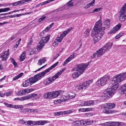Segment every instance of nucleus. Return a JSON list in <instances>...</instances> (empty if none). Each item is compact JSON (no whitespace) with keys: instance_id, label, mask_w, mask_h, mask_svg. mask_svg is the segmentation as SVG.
Wrapping results in <instances>:
<instances>
[{"instance_id":"1","label":"nucleus","mask_w":126,"mask_h":126,"mask_svg":"<svg viewBox=\"0 0 126 126\" xmlns=\"http://www.w3.org/2000/svg\"><path fill=\"white\" fill-rule=\"evenodd\" d=\"M126 78V72L118 74L114 76L112 78L111 83L113 84L116 83L117 84L113 85L111 88L104 90L102 93L101 96L107 98L111 97L119 87L118 83L123 81Z\"/></svg>"},{"instance_id":"2","label":"nucleus","mask_w":126,"mask_h":126,"mask_svg":"<svg viewBox=\"0 0 126 126\" xmlns=\"http://www.w3.org/2000/svg\"><path fill=\"white\" fill-rule=\"evenodd\" d=\"M102 21L100 20L96 22L92 31L91 36L93 37L94 42H97L101 38L104 33V30L103 29Z\"/></svg>"},{"instance_id":"3","label":"nucleus","mask_w":126,"mask_h":126,"mask_svg":"<svg viewBox=\"0 0 126 126\" xmlns=\"http://www.w3.org/2000/svg\"><path fill=\"white\" fill-rule=\"evenodd\" d=\"M58 63L59 62H56L53 65L44 71L39 74H37L33 77L29 79L32 84L40 79L42 77L49 72L50 70L56 67Z\"/></svg>"},{"instance_id":"4","label":"nucleus","mask_w":126,"mask_h":126,"mask_svg":"<svg viewBox=\"0 0 126 126\" xmlns=\"http://www.w3.org/2000/svg\"><path fill=\"white\" fill-rule=\"evenodd\" d=\"M88 65L87 63H81L77 65L74 69L76 72H75L72 74V77L74 79L78 77L82 74Z\"/></svg>"},{"instance_id":"5","label":"nucleus","mask_w":126,"mask_h":126,"mask_svg":"<svg viewBox=\"0 0 126 126\" xmlns=\"http://www.w3.org/2000/svg\"><path fill=\"white\" fill-rule=\"evenodd\" d=\"M50 36L47 35L45 37H43L37 47L36 48L33 49V53H35L36 52L37 50L39 51L42 48L44 45L48 41L49 39Z\"/></svg>"},{"instance_id":"6","label":"nucleus","mask_w":126,"mask_h":126,"mask_svg":"<svg viewBox=\"0 0 126 126\" xmlns=\"http://www.w3.org/2000/svg\"><path fill=\"white\" fill-rule=\"evenodd\" d=\"M73 28L72 27L68 29L66 31H64L62 34L57 37L53 43V46L55 47H56L59 43L61 42L63 38L66 34H67Z\"/></svg>"},{"instance_id":"7","label":"nucleus","mask_w":126,"mask_h":126,"mask_svg":"<svg viewBox=\"0 0 126 126\" xmlns=\"http://www.w3.org/2000/svg\"><path fill=\"white\" fill-rule=\"evenodd\" d=\"M110 78L108 75H106L99 79L96 82V85L98 86L104 85L107 83Z\"/></svg>"},{"instance_id":"8","label":"nucleus","mask_w":126,"mask_h":126,"mask_svg":"<svg viewBox=\"0 0 126 126\" xmlns=\"http://www.w3.org/2000/svg\"><path fill=\"white\" fill-rule=\"evenodd\" d=\"M66 68H63L59 72L57 73L55 75L52 77H50L47 79V80L50 83L55 79L58 78L59 76L65 70Z\"/></svg>"},{"instance_id":"9","label":"nucleus","mask_w":126,"mask_h":126,"mask_svg":"<svg viewBox=\"0 0 126 126\" xmlns=\"http://www.w3.org/2000/svg\"><path fill=\"white\" fill-rule=\"evenodd\" d=\"M103 125L105 126H123V124L119 122H105Z\"/></svg>"},{"instance_id":"10","label":"nucleus","mask_w":126,"mask_h":126,"mask_svg":"<svg viewBox=\"0 0 126 126\" xmlns=\"http://www.w3.org/2000/svg\"><path fill=\"white\" fill-rule=\"evenodd\" d=\"M105 52H106L105 51L102 47L97 51L95 53L92 55L91 56V57L93 59L97 57H100Z\"/></svg>"},{"instance_id":"11","label":"nucleus","mask_w":126,"mask_h":126,"mask_svg":"<svg viewBox=\"0 0 126 126\" xmlns=\"http://www.w3.org/2000/svg\"><path fill=\"white\" fill-rule=\"evenodd\" d=\"M36 95L37 94H31L26 96L15 98L14 100H17L20 101H23L33 98L34 96H36Z\"/></svg>"},{"instance_id":"12","label":"nucleus","mask_w":126,"mask_h":126,"mask_svg":"<svg viewBox=\"0 0 126 126\" xmlns=\"http://www.w3.org/2000/svg\"><path fill=\"white\" fill-rule=\"evenodd\" d=\"M9 50L8 49L7 51H6L1 55L0 58L2 61H5L8 58L9 54Z\"/></svg>"},{"instance_id":"13","label":"nucleus","mask_w":126,"mask_h":126,"mask_svg":"<svg viewBox=\"0 0 126 126\" xmlns=\"http://www.w3.org/2000/svg\"><path fill=\"white\" fill-rule=\"evenodd\" d=\"M111 21L109 19H107L103 22V29L105 30L106 28H108L110 27Z\"/></svg>"},{"instance_id":"14","label":"nucleus","mask_w":126,"mask_h":126,"mask_svg":"<svg viewBox=\"0 0 126 126\" xmlns=\"http://www.w3.org/2000/svg\"><path fill=\"white\" fill-rule=\"evenodd\" d=\"M112 45V43L108 42L105 44L102 48L105 51V52H107L110 49Z\"/></svg>"},{"instance_id":"15","label":"nucleus","mask_w":126,"mask_h":126,"mask_svg":"<svg viewBox=\"0 0 126 126\" xmlns=\"http://www.w3.org/2000/svg\"><path fill=\"white\" fill-rule=\"evenodd\" d=\"M121 26V24H118L110 30L109 32V33L110 34L115 33L119 30Z\"/></svg>"},{"instance_id":"16","label":"nucleus","mask_w":126,"mask_h":126,"mask_svg":"<svg viewBox=\"0 0 126 126\" xmlns=\"http://www.w3.org/2000/svg\"><path fill=\"white\" fill-rule=\"evenodd\" d=\"M99 101L97 100H88L85 101L86 106H89L91 105H94L98 103Z\"/></svg>"},{"instance_id":"17","label":"nucleus","mask_w":126,"mask_h":126,"mask_svg":"<svg viewBox=\"0 0 126 126\" xmlns=\"http://www.w3.org/2000/svg\"><path fill=\"white\" fill-rule=\"evenodd\" d=\"M115 106V105L113 103H105L102 105V107L104 108H108L110 109L114 108Z\"/></svg>"},{"instance_id":"18","label":"nucleus","mask_w":126,"mask_h":126,"mask_svg":"<svg viewBox=\"0 0 126 126\" xmlns=\"http://www.w3.org/2000/svg\"><path fill=\"white\" fill-rule=\"evenodd\" d=\"M72 125L76 126H83V120H76L72 123Z\"/></svg>"},{"instance_id":"19","label":"nucleus","mask_w":126,"mask_h":126,"mask_svg":"<svg viewBox=\"0 0 126 126\" xmlns=\"http://www.w3.org/2000/svg\"><path fill=\"white\" fill-rule=\"evenodd\" d=\"M81 83L84 90L89 86L90 84H92V81L91 80H90L86 82H83Z\"/></svg>"},{"instance_id":"20","label":"nucleus","mask_w":126,"mask_h":126,"mask_svg":"<svg viewBox=\"0 0 126 126\" xmlns=\"http://www.w3.org/2000/svg\"><path fill=\"white\" fill-rule=\"evenodd\" d=\"M53 98L58 97L60 94L63 92V91L59 90L52 92Z\"/></svg>"},{"instance_id":"21","label":"nucleus","mask_w":126,"mask_h":126,"mask_svg":"<svg viewBox=\"0 0 126 126\" xmlns=\"http://www.w3.org/2000/svg\"><path fill=\"white\" fill-rule=\"evenodd\" d=\"M119 17L120 20L121 21H123L126 19V12H121Z\"/></svg>"},{"instance_id":"22","label":"nucleus","mask_w":126,"mask_h":126,"mask_svg":"<svg viewBox=\"0 0 126 126\" xmlns=\"http://www.w3.org/2000/svg\"><path fill=\"white\" fill-rule=\"evenodd\" d=\"M44 96L45 98H46L49 99L53 98L52 92L45 93L44 95Z\"/></svg>"},{"instance_id":"23","label":"nucleus","mask_w":126,"mask_h":126,"mask_svg":"<svg viewBox=\"0 0 126 126\" xmlns=\"http://www.w3.org/2000/svg\"><path fill=\"white\" fill-rule=\"evenodd\" d=\"M48 121L46 120H41L36 121V125H45V124L49 123Z\"/></svg>"},{"instance_id":"24","label":"nucleus","mask_w":126,"mask_h":126,"mask_svg":"<svg viewBox=\"0 0 126 126\" xmlns=\"http://www.w3.org/2000/svg\"><path fill=\"white\" fill-rule=\"evenodd\" d=\"M32 85V84L29 79H27L24 82L23 84V86L24 87L30 86Z\"/></svg>"},{"instance_id":"25","label":"nucleus","mask_w":126,"mask_h":126,"mask_svg":"<svg viewBox=\"0 0 126 126\" xmlns=\"http://www.w3.org/2000/svg\"><path fill=\"white\" fill-rule=\"evenodd\" d=\"M84 89V88L82 83H81L79 85H77L75 88V90L76 91H81Z\"/></svg>"},{"instance_id":"26","label":"nucleus","mask_w":126,"mask_h":126,"mask_svg":"<svg viewBox=\"0 0 126 126\" xmlns=\"http://www.w3.org/2000/svg\"><path fill=\"white\" fill-rule=\"evenodd\" d=\"M93 123V121L92 120H83V126L89 125Z\"/></svg>"},{"instance_id":"27","label":"nucleus","mask_w":126,"mask_h":126,"mask_svg":"<svg viewBox=\"0 0 126 126\" xmlns=\"http://www.w3.org/2000/svg\"><path fill=\"white\" fill-rule=\"evenodd\" d=\"M86 106L85 101H79V104L75 105L74 107H76L79 106Z\"/></svg>"},{"instance_id":"28","label":"nucleus","mask_w":126,"mask_h":126,"mask_svg":"<svg viewBox=\"0 0 126 126\" xmlns=\"http://www.w3.org/2000/svg\"><path fill=\"white\" fill-rule=\"evenodd\" d=\"M36 121H26V125L27 126L36 125Z\"/></svg>"},{"instance_id":"29","label":"nucleus","mask_w":126,"mask_h":126,"mask_svg":"<svg viewBox=\"0 0 126 126\" xmlns=\"http://www.w3.org/2000/svg\"><path fill=\"white\" fill-rule=\"evenodd\" d=\"M46 61V58L45 57H42L38 60V64L39 65H41L42 63H44Z\"/></svg>"},{"instance_id":"30","label":"nucleus","mask_w":126,"mask_h":126,"mask_svg":"<svg viewBox=\"0 0 126 126\" xmlns=\"http://www.w3.org/2000/svg\"><path fill=\"white\" fill-rule=\"evenodd\" d=\"M95 0H93L91 2L87 4L85 6V8L87 9L89 7L91 6H93L94 4Z\"/></svg>"},{"instance_id":"31","label":"nucleus","mask_w":126,"mask_h":126,"mask_svg":"<svg viewBox=\"0 0 126 126\" xmlns=\"http://www.w3.org/2000/svg\"><path fill=\"white\" fill-rule=\"evenodd\" d=\"M25 57V52L24 51L20 56L19 60L20 61L22 62L24 60Z\"/></svg>"},{"instance_id":"32","label":"nucleus","mask_w":126,"mask_h":126,"mask_svg":"<svg viewBox=\"0 0 126 126\" xmlns=\"http://www.w3.org/2000/svg\"><path fill=\"white\" fill-rule=\"evenodd\" d=\"M121 93L125 94L126 96V83L122 86Z\"/></svg>"},{"instance_id":"33","label":"nucleus","mask_w":126,"mask_h":126,"mask_svg":"<svg viewBox=\"0 0 126 126\" xmlns=\"http://www.w3.org/2000/svg\"><path fill=\"white\" fill-rule=\"evenodd\" d=\"M23 1H17L16 2L13 3L11 4V5L13 6H15L18 5H22V3H23Z\"/></svg>"},{"instance_id":"34","label":"nucleus","mask_w":126,"mask_h":126,"mask_svg":"<svg viewBox=\"0 0 126 126\" xmlns=\"http://www.w3.org/2000/svg\"><path fill=\"white\" fill-rule=\"evenodd\" d=\"M74 110H70L67 111H62L63 114V115L68 114L74 112Z\"/></svg>"},{"instance_id":"35","label":"nucleus","mask_w":126,"mask_h":126,"mask_svg":"<svg viewBox=\"0 0 126 126\" xmlns=\"http://www.w3.org/2000/svg\"><path fill=\"white\" fill-rule=\"evenodd\" d=\"M91 110V108H80L79 109V111H90Z\"/></svg>"},{"instance_id":"36","label":"nucleus","mask_w":126,"mask_h":126,"mask_svg":"<svg viewBox=\"0 0 126 126\" xmlns=\"http://www.w3.org/2000/svg\"><path fill=\"white\" fill-rule=\"evenodd\" d=\"M69 97L68 95H63L61 98V99L62 100V101H64L66 100L69 99Z\"/></svg>"},{"instance_id":"37","label":"nucleus","mask_w":126,"mask_h":126,"mask_svg":"<svg viewBox=\"0 0 126 126\" xmlns=\"http://www.w3.org/2000/svg\"><path fill=\"white\" fill-rule=\"evenodd\" d=\"M23 73H20L19 74L13 78V80H15L21 77L23 75Z\"/></svg>"},{"instance_id":"38","label":"nucleus","mask_w":126,"mask_h":126,"mask_svg":"<svg viewBox=\"0 0 126 126\" xmlns=\"http://www.w3.org/2000/svg\"><path fill=\"white\" fill-rule=\"evenodd\" d=\"M90 30L89 29H87L84 33V36L85 37H88L89 34Z\"/></svg>"},{"instance_id":"39","label":"nucleus","mask_w":126,"mask_h":126,"mask_svg":"<svg viewBox=\"0 0 126 126\" xmlns=\"http://www.w3.org/2000/svg\"><path fill=\"white\" fill-rule=\"evenodd\" d=\"M126 11V3L124 4L121 9L120 11L121 12H124Z\"/></svg>"},{"instance_id":"40","label":"nucleus","mask_w":126,"mask_h":126,"mask_svg":"<svg viewBox=\"0 0 126 126\" xmlns=\"http://www.w3.org/2000/svg\"><path fill=\"white\" fill-rule=\"evenodd\" d=\"M10 60L11 62V63L14 65L15 67H16L17 66V63L13 58H10Z\"/></svg>"},{"instance_id":"41","label":"nucleus","mask_w":126,"mask_h":126,"mask_svg":"<svg viewBox=\"0 0 126 126\" xmlns=\"http://www.w3.org/2000/svg\"><path fill=\"white\" fill-rule=\"evenodd\" d=\"M54 23L53 22L50 25L48 26L45 29V31L47 32L52 27V26L54 24Z\"/></svg>"},{"instance_id":"42","label":"nucleus","mask_w":126,"mask_h":126,"mask_svg":"<svg viewBox=\"0 0 126 126\" xmlns=\"http://www.w3.org/2000/svg\"><path fill=\"white\" fill-rule=\"evenodd\" d=\"M23 107V106L22 105H14V108L17 109L18 108H22Z\"/></svg>"},{"instance_id":"43","label":"nucleus","mask_w":126,"mask_h":126,"mask_svg":"<svg viewBox=\"0 0 126 126\" xmlns=\"http://www.w3.org/2000/svg\"><path fill=\"white\" fill-rule=\"evenodd\" d=\"M24 92V90H22L18 91L17 93L16 94L17 95H23L25 94Z\"/></svg>"},{"instance_id":"44","label":"nucleus","mask_w":126,"mask_h":126,"mask_svg":"<svg viewBox=\"0 0 126 126\" xmlns=\"http://www.w3.org/2000/svg\"><path fill=\"white\" fill-rule=\"evenodd\" d=\"M75 94L74 93H71L69 95H68L69 97V99H70L74 98L75 96Z\"/></svg>"},{"instance_id":"45","label":"nucleus","mask_w":126,"mask_h":126,"mask_svg":"<svg viewBox=\"0 0 126 126\" xmlns=\"http://www.w3.org/2000/svg\"><path fill=\"white\" fill-rule=\"evenodd\" d=\"M62 102L63 101H62V100L61 99H58L55 100L54 102V103L55 104H58Z\"/></svg>"},{"instance_id":"46","label":"nucleus","mask_w":126,"mask_h":126,"mask_svg":"<svg viewBox=\"0 0 126 126\" xmlns=\"http://www.w3.org/2000/svg\"><path fill=\"white\" fill-rule=\"evenodd\" d=\"M75 56H74V54L73 53L72 54L70 55L67 58L70 61H71L72 59H74L75 58Z\"/></svg>"},{"instance_id":"47","label":"nucleus","mask_w":126,"mask_h":126,"mask_svg":"<svg viewBox=\"0 0 126 126\" xmlns=\"http://www.w3.org/2000/svg\"><path fill=\"white\" fill-rule=\"evenodd\" d=\"M13 93V92L12 91L6 92L5 93V96H10Z\"/></svg>"},{"instance_id":"48","label":"nucleus","mask_w":126,"mask_h":126,"mask_svg":"<svg viewBox=\"0 0 126 126\" xmlns=\"http://www.w3.org/2000/svg\"><path fill=\"white\" fill-rule=\"evenodd\" d=\"M55 115L56 116H59L60 115H63L62 111H60L55 113Z\"/></svg>"},{"instance_id":"49","label":"nucleus","mask_w":126,"mask_h":126,"mask_svg":"<svg viewBox=\"0 0 126 126\" xmlns=\"http://www.w3.org/2000/svg\"><path fill=\"white\" fill-rule=\"evenodd\" d=\"M103 112L105 113L106 114H109L110 113H111L113 112H111V111L108 110H103Z\"/></svg>"},{"instance_id":"50","label":"nucleus","mask_w":126,"mask_h":126,"mask_svg":"<svg viewBox=\"0 0 126 126\" xmlns=\"http://www.w3.org/2000/svg\"><path fill=\"white\" fill-rule=\"evenodd\" d=\"M70 61L67 58L64 61V63L63 64V66H65L67 64L70 62Z\"/></svg>"},{"instance_id":"51","label":"nucleus","mask_w":126,"mask_h":126,"mask_svg":"<svg viewBox=\"0 0 126 126\" xmlns=\"http://www.w3.org/2000/svg\"><path fill=\"white\" fill-rule=\"evenodd\" d=\"M10 10V8L8 7L2 8V12H7Z\"/></svg>"},{"instance_id":"52","label":"nucleus","mask_w":126,"mask_h":126,"mask_svg":"<svg viewBox=\"0 0 126 126\" xmlns=\"http://www.w3.org/2000/svg\"><path fill=\"white\" fill-rule=\"evenodd\" d=\"M46 18V16H42V17L40 18L38 20V21L39 22H40L42 21L44 19Z\"/></svg>"},{"instance_id":"53","label":"nucleus","mask_w":126,"mask_h":126,"mask_svg":"<svg viewBox=\"0 0 126 126\" xmlns=\"http://www.w3.org/2000/svg\"><path fill=\"white\" fill-rule=\"evenodd\" d=\"M73 5V3L71 1H70L69 2L67 3V5H65V6H71Z\"/></svg>"},{"instance_id":"54","label":"nucleus","mask_w":126,"mask_h":126,"mask_svg":"<svg viewBox=\"0 0 126 126\" xmlns=\"http://www.w3.org/2000/svg\"><path fill=\"white\" fill-rule=\"evenodd\" d=\"M32 43V38L30 39V41L29 42L28 44V47H30L31 46Z\"/></svg>"},{"instance_id":"55","label":"nucleus","mask_w":126,"mask_h":126,"mask_svg":"<svg viewBox=\"0 0 126 126\" xmlns=\"http://www.w3.org/2000/svg\"><path fill=\"white\" fill-rule=\"evenodd\" d=\"M24 91L25 94L26 93H29L30 92V89H29L24 90Z\"/></svg>"},{"instance_id":"56","label":"nucleus","mask_w":126,"mask_h":126,"mask_svg":"<svg viewBox=\"0 0 126 126\" xmlns=\"http://www.w3.org/2000/svg\"><path fill=\"white\" fill-rule=\"evenodd\" d=\"M33 105V103H30L24 105V106L28 107H30L31 106Z\"/></svg>"},{"instance_id":"57","label":"nucleus","mask_w":126,"mask_h":126,"mask_svg":"<svg viewBox=\"0 0 126 126\" xmlns=\"http://www.w3.org/2000/svg\"><path fill=\"white\" fill-rule=\"evenodd\" d=\"M43 83L45 85H48L50 84L48 81L47 79L44 81L43 82Z\"/></svg>"},{"instance_id":"58","label":"nucleus","mask_w":126,"mask_h":126,"mask_svg":"<svg viewBox=\"0 0 126 126\" xmlns=\"http://www.w3.org/2000/svg\"><path fill=\"white\" fill-rule=\"evenodd\" d=\"M43 83L45 85H48L50 84L48 81L47 79L44 81L43 82Z\"/></svg>"},{"instance_id":"59","label":"nucleus","mask_w":126,"mask_h":126,"mask_svg":"<svg viewBox=\"0 0 126 126\" xmlns=\"http://www.w3.org/2000/svg\"><path fill=\"white\" fill-rule=\"evenodd\" d=\"M20 123L21 124H22L26 125V122H25L23 120H21L20 121Z\"/></svg>"},{"instance_id":"60","label":"nucleus","mask_w":126,"mask_h":126,"mask_svg":"<svg viewBox=\"0 0 126 126\" xmlns=\"http://www.w3.org/2000/svg\"><path fill=\"white\" fill-rule=\"evenodd\" d=\"M5 96V93H3L2 92H0V96L1 97H4Z\"/></svg>"},{"instance_id":"61","label":"nucleus","mask_w":126,"mask_h":126,"mask_svg":"<svg viewBox=\"0 0 126 126\" xmlns=\"http://www.w3.org/2000/svg\"><path fill=\"white\" fill-rule=\"evenodd\" d=\"M4 104L8 107L10 108L11 104H8L6 103H4Z\"/></svg>"},{"instance_id":"62","label":"nucleus","mask_w":126,"mask_h":126,"mask_svg":"<svg viewBox=\"0 0 126 126\" xmlns=\"http://www.w3.org/2000/svg\"><path fill=\"white\" fill-rule=\"evenodd\" d=\"M25 111L28 112H31L32 111V109H24Z\"/></svg>"},{"instance_id":"63","label":"nucleus","mask_w":126,"mask_h":126,"mask_svg":"<svg viewBox=\"0 0 126 126\" xmlns=\"http://www.w3.org/2000/svg\"><path fill=\"white\" fill-rule=\"evenodd\" d=\"M46 65H47V64H46V65H44V66H43L42 67H41L40 68L38 69L37 71H35V72H37L38 71H39L40 70H41V69H42L44 67H45L46 66Z\"/></svg>"},{"instance_id":"64","label":"nucleus","mask_w":126,"mask_h":126,"mask_svg":"<svg viewBox=\"0 0 126 126\" xmlns=\"http://www.w3.org/2000/svg\"><path fill=\"white\" fill-rule=\"evenodd\" d=\"M24 14H18L16 15L15 16V17H18L19 16H21L22 15H23Z\"/></svg>"}]
</instances>
